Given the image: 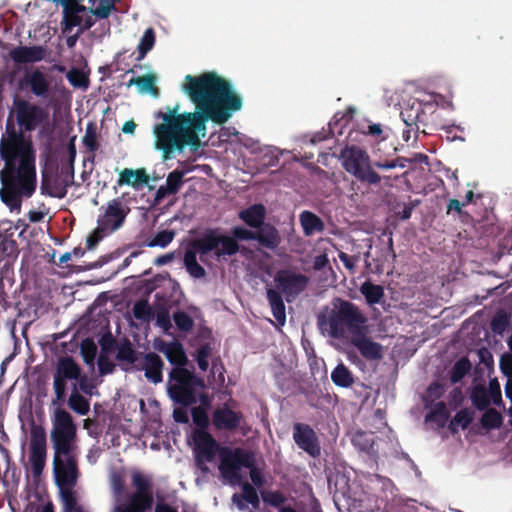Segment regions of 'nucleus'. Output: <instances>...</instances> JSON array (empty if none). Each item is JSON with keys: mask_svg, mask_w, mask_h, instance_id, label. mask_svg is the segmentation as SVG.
<instances>
[{"mask_svg": "<svg viewBox=\"0 0 512 512\" xmlns=\"http://www.w3.org/2000/svg\"><path fill=\"white\" fill-rule=\"evenodd\" d=\"M183 91L195 105L194 112L180 113V105L166 107V112L154 114L161 119L153 128L155 147L162 152L164 160L171 159L175 152L186 147L197 151L201 137L206 135V124L212 121L222 125L242 108V99L235 93L229 81L215 72L198 76L186 75Z\"/></svg>", "mask_w": 512, "mask_h": 512, "instance_id": "obj_1", "label": "nucleus"}, {"mask_svg": "<svg viewBox=\"0 0 512 512\" xmlns=\"http://www.w3.org/2000/svg\"><path fill=\"white\" fill-rule=\"evenodd\" d=\"M50 440L54 451L53 474L58 487L75 486L79 477L77 462V426L64 408H56L52 416Z\"/></svg>", "mask_w": 512, "mask_h": 512, "instance_id": "obj_2", "label": "nucleus"}, {"mask_svg": "<svg viewBox=\"0 0 512 512\" xmlns=\"http://www.w3.org/2000/svg\"><path fill=\"white\" fill-rule=\"evenodd\" d=\"M193 441L195 443L196 462L203 472H208L204 462H212L216 454H219V471L223 478L231 483H237L241 480L240 470L243 467L253 465V453L243 448L231 449L230 447H221L213 436L204 430H194Z\"/></svg>", "mask_w": 512, "mask_h": 512, "instance_id": "obj_3", "label": "nucleus"}, {"mask_svg": "<svg viewBox=\"0 0 512 512\" xmlns=\"http://www.w3.org/2000/svg\"><path fill=\"white\" fill-rule=\"evenodd\" d=\"M321 330H328L331 337L350 342L367 361L383 358V346L372 338H384L387 331L384 322H378L377 333L374 325L368 322H318Z\"/></svg>", "mask_w": 512, "mask_h": 512, "instance_id": "obj_4", "label": "nucleus"}, {"mask_svg": "<svg viewBox=\"0 0 512 512\" xmlns=\"http://www.w3.org/2000/svg\"><path fill=\"white\" fill-rule=\"evenodd\" d=\"M2 188L0 197L11 211L20 210L22 198H30L36 189L35 159L21 157L17 166L4 167L0 171Z\"/></svg>", "mask_w": 512, "mask_h": 512, "instance_id": "obj_5", "label": "nucleus"}, {"mask_svg": "<svg viewBox=\"0 0 512 512\" xmlns=\"http://www.w3.org/2000/svg\"><path fill=\"white\" fill-rule=\"evenodd\" d=\"M339 160L343 169L361 184L378 186L382 181L389 184L392 180L391 176L380 175L368 152L358 146L346 145L340 152Z\"/></svg>", "mask_w": 512, "mask_h": 512, "instance_id": "obj_6", "label": "nucleus"}, {"mask_svg": "<svg viewBox=\"0 0 512 512\" xmlns=\"http://www.w3.org/2000/svg\"><path fill=\"white\" fill-rule=\"evenodd\" d=\"M190 246L199 252L200 261L206 265L210 260H226L238 253L236 240L221 232L219 228H208L202 235L190 242Z\"/></svg>", "mask_w": 512, "mask_h": 512, "instance_id": "obj_7", "label": "nucleus"}, {"mask_svg": "<svg viewBox=\"0 0 512 512\" xmlns=\"http://www.w3.org/2000/svg\"><path fill=\"white\" fill-rule=\"evenodd\" d=\"M48 295L37 289H25L18 296L15 306L12 307L5 299L4 294L0 293V320H11L12 315L3 316V312L9 309L16 310L17 317L33 318L37 320L46 316L51 310V303L47 300Z\"/></svg>", "mask_w": 512, "mask_h": 512, "instance_id": "obj_8", "label": "nucleus"}, {"mask_svg": "<svg viewBox=\"0 0 512 512\" xmlns=\"http://www.w3.org/2000/svg\"><path fill=\"white\" fill-rule=\"evenodd\" d=\"M204 381L185 367H174L169 373L168 393L173 401L183 406L196 403V393Z\"/></svg>", "mask_w": 512, "mask_h": 512, "instance_id": "obj_9", "label": "nucleus"}, {"mask_svg": "<svg viewBox=\"0 0 512 512\" xmlns=\"http://www.w3.org/2000/svg\"><path fill=\"white\" fill-rule=\"evenodd\" d=\"M171 302L169 298L156 293L153 305L142 298L135 302L132 312L136 320H192L186 312L172 310Z\"/></svg>", "mask_w": 512, "mask_h": 512, "instance_id": "obj_10", "label": "nucleus"}, {"mask_svg": "<svg viewBox=\"0 0 512 512\" xmlns=\"http://www.w3.org/2000/svg\"><path fill=\"white\" fill-rule=\"evenodd\" d=\"M80 365L72 356L66 355L59 357L53 373V390L55 398L52 400L54 405L64 404L67 396V383L76 382L80 377Z\"/></svg>", "mask_w": 512, "mask_h": 512, "instance_id": "obj_11", "label": "nucleus"}, {"mask_svg": "<svg viewBox=\"0 0 512 512\" xmlns=\"http://www.w3.org/2000/svg\"><path fill=\"white\" fill-rule=\"evenodd\" d=\"M232 238L240 241H257L266 249L274 251L281 243V236L278 229L273 225H266L263 229L250 230L242 226H236L231 230Z\"/></svg>", "mask_w": 512, "mask_h": 512, "instance_id": "obj_12", "label": "nucleus"}, {"mask_svg": "<svg viewBox=\"0 0 512 512\" xmlns=\"http://www.w3.org/2000/svg\"><path fill=\"white\" fill-rule=\"evenodd\" d=\"M47 457V436L41 425L32 424L30 429L29 462L34 477H39L44 470Z\"/></svg>", "mask_w": 512, "mask_h": 512, "instance_id": "obj_13", "label": "nucleus"}, {"mask_svg": "<svg viewBox=\"0 0 512 512\" xmlns=\"http://www.w3.org/2000/svg\"><path fill=\"white\" fill-rule=\"evenodd\" d=\"M274 281L277 290L284 295L286 301L293 302L306 289L309 278L289 269H281L277 271Z\"/></svg>", "mask_w": 512, "mask_h": 512, "instance_id": "obj_14", "label": "nucleus"}, {"mask_svg": "<svg viewBox=\"0 0 512 512\" xmlns=\"http://www.w3.org/2000/svg\"><path fill=\"white\" fill-rule=\"evenodd\" d=\"M15 114L18 125L27 132L34 131L46 118V111L24 99H15Z\"/></svg>", "mask_w": 512, "mask_h": 512, "instance_id": "obj_15", "label": "nucleus"}, {"mask_svg": "<svg viewBox=\"0 0 512 512\" xmlns=\"http://www.w3.org/2000/svg\"><path fill=\"white\" fill-rule=\"evenodd\" d=\"M0 156L5 161L4 167L17 166L20 164L21 157L24 156L34 159L32 152L26 147L22 136L14 131L7 140H1Z\"/></svg>", "mask_w": 512, "mask_h": 512, "instance_id": "obj_16", "label": "nucleus"}, {"mask_svg": "<svg viewBox=\"0 0 512 512\" xmlns=\"http://www.w3.org/2000/svg\"><path fill=\"white\" fill-rule=\"evenodd\" d=\"M129 212L130 208L120 198L110 200L104 214L98 218L97 223L100 225V230L110 233L118 230L124 224Z\"/></svg>", "mask_w": 512, "mask_h": 512, "instance_id": "obj_17", "label": "nucleus"}, {"mask_svg": "<svg viewBox=\"0 0 512 512\" xmlns=\"http://www.w3.org/2000/svg\"><path fill=\"white\" fill-rule=\"evenodd\" d=\"M293 440L309 456L317 458L321 454L319 438L313 428L305 423H294Z\"/></svg>", "mask_w": 512, "mask_h": 512, "instance_id": "obj_18", "label": "nucleus"}, {"mask_svg": "<svg viewBox=\"0 0 512 512\" xmlns=\"http://www.w3.org/2000/svg\"><path fill=\"white\" fill-rule=\"evenodd\" d=\"M318 320H366L359 309L350 301L334 298L325 313L318 316Z\"/></svg>", "mask_w": 512, "mask_h": 512, "instance_id": "obj_19", "label": "nucleus"}, {"mask_svg": "<svg viewBox=\"0 0 512 512\" xmlns=\"http://www.w3.org/2000/svg\"><path fill=\"white\" fill-rule=\"evenodd\" d=\"M214 342L212 330L200 325L190 343L196 348V360L199 368L206 371L209 367L208 358L211 356L212 344Z\"/></svg>", "mask_w": 512, "mask_h": 512, "instance_id": "obj_20", "label": "nucleus"}, {"mask_svg": "<svg viewBox=\"0 0 512 512\" xmlns=\"http://www.w3.org/2000/svg\"><path fill=\"white\" fill-rule=\"evenodd\" d=\"M163 368L164 362L161 357L154 352H148L143 353L134 370L144 371L149 382L158 384L163 380Z\"/></svg>", "mask_w": 512, "mask_h": 512, "instance_id": "obj_21", "label": "nucleus"}, {"mask_svg": "<svg viewBox=\"0 0 512 512\" xmlns=\"http://www.w3.org/2000/svg\"><path fill=\"white\" fill-rule=\"evenodd\" d=\"M242 420L243 414L232 410L227 404L216 408L212 413V424L218 431H235Z\"/></svg>", "mask_w": 512, "mask_h": 512, "instance_id": "obj_22", "label": "nucleus"}, {"mask_svg": "<svg viewBox=\"0 0 512 512\" xmlns=\"http://www.w3.org/2000/svg\"><path fill=\"white\" fill-rule=\"evenodd\" d=\"M23 87H29L32 94L40 98H47L50 91V82L39 69L28 71L21 81Z\"/></svg>", "mask_w": 512, "mask_h": 512, "instance_id": "obj_23", "label": "nucleus"}, {"mask_svg": "<svg viewBox=\"0 0 512 512\" xmlns=\"http://www.w3.org/2000/svg\"><path fill=\"white\" fill-rule=\"evenodd\" d=\"M116 360L120 362L121 369L125 372L134 370L143 353L134 349L132 343L125 339L116 346Z\"/></svg>", "mask_w": 512, "mask_h": 512, "instance_id": "obj_24", "label": "nucleus"}, {"mask_svg": "<svg viewBox=\"0 0 512 512\" xmlns=\"http://www.w3.org/2000/svg\"><path fill=\"white\" fill-rule=\"evenodd\" d=\"M155 347L158 351L162 352L166 356L167 360L175 367L186 366L188 358L180 342L159 341L158 344H155Z\"/></svg>", "mask_w": 512, "mask_h": 512, "instance_id": "obj_25", "label": "nucleus"}, {"mask_svg": "<svg viewBox=\"0 0 512 512\" xmlns=\"http://www.w3.org/2000/svg\"><path fill=\"white\" fill-rule=\"evenodd\" d=\"M238 217L250 228L259 230L263 229L266 225H271L265 222L266 208L263 204H253L238 213Z\"/></svg>", "mask_w": 512, "mask_h": 512, "instance_id": "obj_26", "label": "nucleus"}, {"mask_svg": "<svg viewBox=\"0 0 512 512\" xmlns=\"http://www.w3.org/2000/svg\"><path fill=\"white\" fill-rule=\"evenodd\" d=\"M10 56L19 64L34 63L45 58V49L41 46H20L13 49Z\"/></svg>", "mask_w": 512, "mask_h": 512, "instance_id": "obj_27", "label": "nucleus"}, {"mask_svg": "<svg viewBox=\"0 0 512 512\" xmlns=\"http://www.w3.org/2000/svg\"><path fill=\"white\" fill-rule=\"evenodd\" d=\"M58 176L54 177L52 174L43 171L40 190L43 195L62 199L66 196L67 190L65 184L60 185Z\"/></svg>", "mask_w": 512, "mask_h": 512, "instance_id": "obj_28", "label": "nucleus"}, {"mask_svg": "<svg viewBox=\"0 0 512 512\" xmlns=\"http://www.w3.org/2000/svg\"><path fill=\"white\" fill-rule=\"evenodd\" d=\"M299 221L305 236H312L325 230L323 220L311 211H302L299 215Z\"/></svg>", "mask_w": 512, "mask_h": 512, "instance_id": "obj_29", "label": "nucleus"}, {"mask_svg": "<svg viewBox=\"0 0 512 512\" xmlns=\"http://www.w3.org/2000/svg\"><path fill=\"white\" fill-rule=\"evenodd\" d=\"M148 182L149 176L145 169L133 170L131 168H125L119 173L117 185L120 187L123 185L139 187L140 185L147 184Z\"/></svg>", "mask_w": 512, "mask_h": 512, "instance_id": "obj_30", "label": "nucleus"}, {"mask_svg": "<svg viewBox=\"0 0 512 512\" xmlns=\"http://www.w3.org/2000/svg\"><path fill=\"white\" fill-rule=\"evenodd\" d=\"M197 254L199 252L196 251V249L192 248L189 245V248H187L184 252L183 262L184 266L187 270V272L192 276L193 278H203L206 275L205 269L198 263L197 261Z\"/></svg>", "mask_w": 512, "mask_h": 512, "instance_id": "obj_31", "label": "nucleus"}, {"mask_svg": "<svg viewBox=\"0 0 512 512\" xmlns=\"http://www.w3.org/2000/svg\"><path fill=\"white\" fill-rule=\"evenodd\" d=\"M401 118L408 127L415 126L419 129L418 124L424 122L425 112L422 103L416 102L401 111Z\"/></svg>", "mask_w": 512, "mask_h": 512, "instance_id": "obj_32", "label": "nucleus"}, {"mask_svg": "<svg viewBox=\"0 0 512 512\" xmlns=\"http://www.w3.org/2000/svg\"><path fill=\"white\" fill-rule=\"evenodd\" d=\"M67 403L69 408L79 415H87L90 411V402L78 392L77 384H72L71 394Z\"/></svg>", "mask_w": 512, "mask_h": 512, "instance_id": "obj_33", "label": "nucleus"}, {"mask_svg": "<svg viewBox=\"0 0 512 512\" xmlns=\"http://www.w3.org/2000/svg\"><path fill=\"white\" fill-rule=\"evenodd\" d=\"M19 254L17 242L7 235H0V262L6 260V264L14 261Z\"/></svg>", "mask_w": 512, "mask_h": 512, "instance_id": "obj_34", "label": "nucleus"}, {"mask_svg": "<svg viewBox=\"0 0 512 512\" xmlns=\"http://www.w3.org/2000/svg\"><path fill=\"white\" fill-rule=\"evenodd\" d=\"M331 380L338 387L348 388L354 384V375L343 363H339L331 372Z\"/></svg>", "mask_w": 512, "mask_h": 512, "instance_id": "obj_35", "label": "nucleus"}, {"mask_svg": "<svg viewBox=\"0 0 512 512\" xmlns=\"http://www.w3.org/2000/svg\"><path fill=\"white\" fill-rule=\"evenodd\" d=\"M267 298L275 320H286L285 304L282 293L275 289H268Z\"/></svg>", "mask_w": 512, "mask_h": 512, "instance_id": "obj_36", "label": "nucleus"}, {"mask_svg": "<svg viewBox=\"0 0 512 512\" xmlns=\"http://www.w3.org/2000/svg\"><path fill=\"white\" fill-rule=\"evenodd\" d=\"M156 79H157V77L155 74L149 73V74H146L141 77L131 78L127 85L129 87L132 85L137 86L139 91L142 93L148 92V93H151L152 95H158L159 90L155 86Z\"/></svg>", "mask_w": 512, "mask_h": 512, "instance_id": "obj_37", "label": "nucleus"}, {"mask_svg": "<svg viewBox=\"0 0 512 512\" xmlns=\"http://www.w3.org/2000/svg\"><path fill=\"white\" fill-rule=\"evenodd\" d=\"M449 411L445 402L439 401L431 406L429 413H427L425 420L427 422H436L438 426L444 427L449 419Z\"/></svg>", "mask_w": 512, "mask_h": 512, "instance_id": "obj_38", "label": "nucleus"}, {"mask_svg": "<svg viewBox=\"0 0 512 512\" xmlns=\"http://www.w3.org/2000/svg\"><path fill=\"white\" fill-rule=\"evenodd\" d=\"M134 512H146L153 504L152 493L135 492L126 503Z\"/></svg>", "mask_w": 512, "mask_h": 512, "instance_id": "obj_39", "label": "nucleus"}, {"mask_svg": "<svg viewBox=\"0 0 512 512\" xmlns=\"http://www.w3.org/2000/svg\"><path fill=\"white\" fill-rule=\"evenodd\" d=\"M470 398L473 405L480 411L487 409L491 402L488 390L483 385L474 386Z\"/></svg>", "mask_w": 512, "mask_h": 512, "instance_id": "obj_40", "label": "nucleus"}, {"mask_svg": "<svg viewBox=\"0 0 512 512\" xmlns=\"http://www.w3.org/2000/svg\"><path fill=\"white\" fill-rule=\"evenodd\" d=\"M155 32L153 28H147L142 35L140 42L137 47L138 56L136 57L137 61H141L145 58L147 53L151 51L155 45Z\"/></svg>", "mask_w": 512, "mask_h": 512, "instance_id": "obj_41", "label": "nucleus"}, {"mask_svg": "<svg viewBox=\"0 0 512 512\" xmlns=\"http://www.w3.org/2000/svg\"><path fill=\"white\" fill-rule=\"evenodd\" d=\"M481 426L486 430L500 428L503 423V417L500 412L494 408H487L480 419Z\"/></svg>", "mask_w": 512, "mask_h": 512, "instance_id": "obj_42", "label": "nucleus"}, {"mask_svg": "<svg viewBox=\"0 0 512 512\" xmlns=\"http://www.w3.org/2000/svg\"><path fill=\"white\" fill-rule=\"evenodd\" d=\"M360 291L364 295L366 301L371 305L379 303L384 297L383 288L380 285L370 282L363 283Z\"/></svg>", "mask_w": 512, "mask_h": 512, "instance_id": "obj_43", "label": "nucleus"}, {"mask_svg": "<svg viewBox=\"0 0 512 512\" xmlns=\"http://www.w3.org/2000/svg\"><path fill=\"white\" fill-rule=\"evenodd\" d=\"M92 2L90 12L92 15L100 19H106L110 16L111 11L115 10L116 0H89Z\"/></svg>", "mask_w": 512, "mask_h": 512, "instance_id": "obj_44", "label": "nucleus"}, {"mask_svg": "<svg viewBox=\"0 0 512 512\" xmlns=\"http://www.w3.org/2000/svg\"><path fill=\"white\" fill-rule=\"evenodd\" d=\"M472 365L467 357H461L455 362L450 372V380L453 384L460 382L471 370Z\"/></svg>", "mask_w": 512, "mask_h": 512, "instance_id": "obj_45", "label": "nucleus"}, {"mask_svg": "<svg viewBox=\"0 0 512 512\" xmlns=\"http://www.w3.org/2000/svg\"><path fill=\"white\" fill-rule=\"evenodd\" d=\"M464 207L465 205L462 202L458 199L452 198L447 203L446 214H457L462 223L469 224L472 222L473 218L466 210L463 209Z\"/></svg>", "mask_w": 512, "mask_h": 512, "instance_id": "obj_46", "label": "nucleus"}, {"mask_svg": "<svg viewBox=\"0 0 512 512\" xmlns=\"http://www.w3.org/2000/svg\"><path fill=\"white\" fill-rule=\"evenodd\" d=\"M63 502V512H76L81 509L77 506V498L73 491L74 486L59 487Z\"/></svg>", "mask_w": 512, "mask_h": 512, "instance_id": "obj_47", "label": "nucleus"}, {"mask_svg": "<svg viewBox=\"0 0 512 512\" xmlns=\"http://www.w3.org/2000/svg\"><path fill=\"white\" fill-rule=\"evenodd\" d=\"M80 354L86 364L93 365L97 355V346L95 342L90 338L82 340L80 345Z\"/></svg>", "mask_w": 512, "mask_h": 512, "instance_id": "obj_48", "label": "nucleus"}, {"mask_svg": "<svg viewBox=\"0 0 512 512\" xmlns=\"http://www.w3.org/2000/svg\"><path fill=\"white\" fill-rule=\"evenodd\" d=\"M175 232L173 230H162L156 233V235L147 241L148 247H167L174 239Z\"/></svg>", "mask_w": 512, "mask_h": 512, "instance_id": "obj_49", "label": "nucleus"}, {"mask_svg": "<svg viewBox=\"0 0 512 512\" xmlns=\"http://www.w3.org/2000/svg\"><path fill=\"white\" fill-rule=\"evenodd\" d=\"M191 416L194 424L197 427L196 430L207 431L210 421L206 409L203 406L193 407L191 409Z\"/></svg>", "mask_w": 512, "mask_h": 512, "instance_id": "obj_50", "label": "nucleus"}, {"mask_svg": "<svg viewBox=\"0 0 512 512\" xmlns=\"http://www.w3.org/2000/svg\"><path fill=\"white\" fill-rule=\"evenodd\" d=\"M184 172L174 170L168 174L166 179L167 192L169 194H176L183 183Z\"/></svg>", "mask_w": 512, "mask_h": 512, "instance_id": "obj_51", "label": "nucleus"}, {"mask_svg": "<svg viewBox=\"0 0 512 512\" xmlns=\"http://www.w3.org/2000/svg\"><path fill=\"white\" fill-rule=\"evenodd\" d=\"M467 320H510V315L503 309H498L493 315L486 313V309L475 312Z\"/></svg>", "mask_w": 512, "mask_h": 512, "instance_id": "obj_52", "label": "nucleus"}, {"mask_svg": "<svg viewBox=\"0 0 512 512\" xmlns=\"http://www.w3.org/2000/svg\"><path fill=\"white\" fill-rule=\"evenodd\" d=\"M474 420V411L469 408L459 410L453 417V424H457L463 430L467 429Z\"/></svg>", "mask_w": 512, "mask_h": 512, "instance_id": "obj_53", "label": "nucleus"}, {"mask_svg": "<svg viewBox=\"0 0 512 512\" xmlns=\"http://www.w3.org/2000/svg\"><path fill=\"white\" fill-rule=\"evenodd\" d=\"M66 77L69 83L75 88H86L88 86V78L80 69L72 68L68 71Z\"/></svg>", "mask_w": 512, "mask_h": 512, "instance_id": "obj_54", "label": "nucleus"}, {"mask_svg": "<svg viewBox=\"0 0 512 512\" xmlns=\"http://www.w3.org/2000/svg\"><path fill=\"white\" fill-rule=\"evenodd\" d=\"M83 143L91 152L98 150L99 145L97 143L96 126L93 123H89L87 125L86 132L83 137Z\"/></svg>", "mask_w": 512, "mask_h": 512, "instance_id": "obj_55", "label": "nucleus"}, {"mask_svg": "<svg viewBox=\"0 0 512 512\" xmlns=\"http://www.w3.org/2000/svg\"><path fill=\"white\" fill-rule=\"evenodd\" d=\"M132 485L136 488V492L152 493L150 480L139 472L132 475Z\"/></svg>", "mask_w": 512, "mask_h": 512, "instance_id": "obj_56", "label": "nucleus"}, {"mask_svg": "<svg viewBox=\"0 0 512 512\" xmlns=\"http://www.w3.org/2000/svg\"><path fill=\"white\" fill-rule=\"evenodd\" d=\"M97 364L99 373L102 376L112 374L115 370V364L110 360L109 356L103 352L100 353Z\"/></svg>", "mask_w": 512, "mask_h": 512, "instance_id": "obj_57", "label": "nucleus"}, {"mask_svg": "<svg viewBox=\"0 0 512 512\" xmlns=\"http://www.w3.org/2000/svg\"><path fill=\"white\" fill-rule=\"evenodd\" d=\"M442 130L445 132V137L448 141L453 142L459 140L461 142L465 141V137L463 136L464 129L456 126V125H448L443 126Z\"/></svg>", "mask_w": 512, "mask_h": 512, "instance_id": "obj_58", "label": "nucleus"}, {"mask_svg": "<svg viewBox=\"0 0 512 512\" xmlns=\"http://www.w3.org/2000/svg\"><path fill=\"white\" fill-rule=\"evenodd\" d=\"M58 179H60V185L65 184L66 190L68 187L74 184V167L72 161L68 166L61 168V173L58 176Z\"/></svg>", "mask_w": 512, "mask_h": 512, "instance_id": "obj_59", "label": "nucleus"}, {"mask_svg": "<svg viewBox=\"0 0 512 512\" xmlns=\"http://www.w3.org/2000/svg\"><path fill=\"white\" fill-rule=\"evenodd\" d=\"M445 393V387L443 384L439 382L431 383L426 391V400H430V402H434L440 399Z\"/></svg>", "mask_w": 512, "mask_h": 512, "instance_id": "obj_60", "label": "nucleus"}, {"mask_svg": "<svg viewBox=\"0 0 512 512\" xmlns=\"http://www.w3.org/2000/svg\"><path fill=\"white\" fill-rule=\"evenodd\" d=\"M405 158L397 157L392 160H384V161H375V166L379 170H390L396 167L404 168L405 167Z\"/></svg>", "mask_w": 512, "mask_h": 512, "instance_id": "obj_61", "label": "nucleus"}, {"mask_svg": "<svg viewBox=\"0 0 512 512\" xmlns=\"http://www.w3.org/2000/svg\"><path fill=\"white\" fill-rule=\"evenodd\" d=\"M242 496L246 502L253 506H257L259 504V497L256 489L247 482L244 483L242 487Z\"/></svg>", "mask_w": 512, "mask_h": 512, "instance_id": "obj_62", "label": "nucleus"}, {"mask_svg": "<svg viewBox=\"0 0 512 512\" xmlns=\"http://www.w3.org/2000/svg\"><path fill=\"white\" fill-rule=\"evenodd\" d=\"M90 313L92 316L100 317L98 320L108 321L115 317L111 311H109L107 308H103L102 304L99 303L98 300L92 306Z\"/></svg>", "mask_w": 512, "mask_h": 512, "instance_id": "obj_63", "label": "nucleus"}, {"mask_svg": "<svg viewBox=\"0 0 512 512\" xmlns=\"http://www.w3.org/2000/svg\"><path fill=\"white\" fill-rule=\"evenodd\" d=\"M106 233L110 232L106 230H100V225L98 224L97 228L87 237V249L91 250L95 248Z\"/></svg>", "mask_w": 512, "mask_h": 512, "instance_id": "obj_64", "label": "nucleus"}]
</instances>
